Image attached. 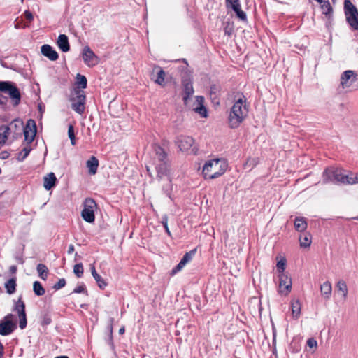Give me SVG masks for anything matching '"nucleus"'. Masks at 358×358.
<instances>
[{
	"mask_svg": "<svg viewBox=\"0 0 358 358\" xmlns=\"http://www.w3.org/2000/svg\"><path fill=\"white\" fill-rule=\"evenodd\" d=\"M249 106L247 99L243 94L236 97L229 115V124L231 128H237L246 118Z\"/></svg>",
	"mask_w": 358,
	"mask_h": 358,
	"instance_id": "obj_1",
	"label": "nucleus"
},
{
	"mask_svg": "<svg viewBox=\"0 0 358 358\" xmlns=\"http://www.w3.org/2000/svg\"><path fill=\"white\" fill-rule=\"evenodd\" d=\"M0 92L7 94L8 96L0 94V106L3 110L8 109V99L13 107L18 106L21 102V93L16 84L12 81H0Z\"/></svg>",
	"mask_w": 358,
	"mask_h": 358,
	"instance_id": "obj_2",
	"label": "nucleus"
},
{
	"mask_svg": "<svg viewBox=\"0 0 358 358\" xmlns=\"http://www.w3.org/2000/svg\"><path fill=\"white\" fill-rule=\"evenodd\" d=\"M171 171V162L170 159V143L166 140H162L158 146V175L160 173L165 176L169 182L166 192L171 187L170 173Z\"/></svg>",
	"mask_w": 358,
	"mask_h": 358,
	"instance_id": "obj_3",
	"label": "nucleus"
},
{
	"mask_svg": "<svg viewBox=\"0 0 358 358\" xmlns=\"http://www.w3.org/2000/svg\"><path fill=\"white\" fill-rule=\"evenodd\" d=\"M323 182L327 183L341 182L343 184L353 185L358 183V175L348 173L341 169H327L323 173Z\"/></svg>",
	"mask_w": 358,
	"mask_h": 358,
	"instance_id": "obj_4",
	"label": "nucleus"
},
{
	"mask_svg": "<svg viewBox=\"0 0 358 358\" xmlns=\"http://www.w3.org/2000/svg\"><path fill=\"white\" fill-rule=\"evenodd\" d=\"M227 166V162L224 159H210L204 163L202 173L205 179H214L223 175Z\"/></svg>",
	"mask_w": 358,
	"mask_h": 358,
	"instance_id": "obj_5",
	"label": "nucleus"
},
{
	"mask_svg": "<svg viewBox=\"0 0 358 358\" xmlns=\"http://www.w3.org/2000/svg\"><path fill=\"white\" fill-rule=\"evenodd\" d=\"M17 328V319L15 315L8 313L0 320V335L8 336Z\"/></svg>",
	"mask_w": 358,
	"mask_h": 358,
	"instance_id": "obj_6",
	"label": "nucleus"
},
{
	"mask_svg": "<svg viewBox=\"0 0 358 358\" xmlns=\"http://www.w3.org/2000/svg\"><path fill=\"white\" fill-rule=\"evenodd\" d=\"M98 208L95 200L92 198H86L83 201V209L81 211L82 218L88 223L95 221L94 210Z\"/></svg>",
	"mask_w": 358,
	"mask_h": 358,
	"instance_id": "obj_7",
	"label": "nucleus"
},
{
	"mask_svg": "<svg viewBox=\"0 0 358 358\" xmlns=\"http://www.w3.org/2000/svg\"><path fill=\"white\" fill-rule=\"evenodd\" d=\"M176 145L180 152L185 154L195 153L196 148L194 140L189 136H179L176 141Z\"/></svg>",
	"mask_w": 358,
	"mask_h": 358,
	"instance_id": "obj_8",
	"label": "nucleus"
},
{
	"mask_svg": "<svg viewBox=\"0 0 358 358\" xmlns=\"http://www.w3.org/2000/svg\"><path fill=\"white\" fill-rule=\"evenodd\" d=\"M345 14L347 22L354 30H358V10L349 0L344 2Z\"/></svg>",
	"mask_w": 358,
	"mask_h": 358,
	"instance_id": "obj_9",
	"label": "nucleus"
},
{
	"mask_svg": "<svg viewBox=\"0 0 358 358\" xmlns=\"http://www.w3.org/2000/svg\"><path fill=\"white\" fill-rule=\"evenodd\" d=\"M12 311L16 313L18 315L19 327L21 329H25L27 325V318L26 306L22 296H20L17 301H14V306L12 308Z\"/></svg>",
	"mask_w": 358,
	"mask_h": 358,
	"instance_id": "obj_10",
	"label": "nucleus"
},
{
	"mask_svg": "<svg viewBox=\"0 0 358 358\" xmlns=\"http://www.w3.org/2000/svg\"><path fill=\"white\" fill-rule=\"evenodd\" d=\"M203 102L204 99L203 96H196L189 99L188 102L185 103V104L201 117H207L208 111L203 105Z\"/></svg>",
	"mask_w": 358,
	"mask_h": 358,
	"instance_id": "obj_11",
	"label": "nucleus"
},
{
	"mask_svg": "<svg viewBox=\"0 0 358 358\" xmlns=\"http://www.w3.org/2000/svg\"><path fill=\"white\" fill-rule=\"evenodd\" d=\"M76 97H72L70 101L72 102L71 108L77 113L82 115L85 110L86 96L85 92L81 90H75Z\"/></svg>",
	"mask_w": 358,
	"mask_h": 358,
	"instance_id": "obj_12",
	"label": "nucleus"
},
{
	"mask_svg": "<svg viewBox=\"0 0 358 358\" xmlns=\"http://www.w3.org/2000/svg\"><path fill=\"white\" fill-rule=\"evenodd\" d=\"M279 285L278 292L280 295L287 296L292 292V280L289 274L278 275Z\"/></svg>",
	"mask_w": 358,
	"mask_h": 358,
	"instance_id": "obj_13",
	"label": "nucleus"
},
{
	"mask_svg": "<svg viewBox=\"0 0 358 358\" xmlns=\"http://www.w3.org/2000/svg\"><path fill=\"white\" fill-rule=\"evenodd\" d=\"M23 134L24 136V141L27 144H31L36 135L37 127L36 121L33 119H29L25 126L23 127Z\"/></svg>",
	"mask_w": 358,
	"mask_h": 358,
	"instance_id": "obj_14",
	"label": "nucleus"
},
{
	"mask_svg": "<svg viewBox=\"0 0 358 358\" xmlns=\"http://www.w3.org/2000/svg\"><path fill=\"white\" fill-rule=\"evenodd\" d=\"M82 57L85 64L89 67H93L97 65L100 62L99 57L88 45L83 48Z\"/></svg>",
	"mask_w": 358,
	"mask_h": 358,
	"instance_id": "obj_15",
	"label": "nucleus"
},
{
	"mask_svg": "<svg viewBox=\"0 0 358 358\" xmlns=\"http://www.w3.org/2000/svg\"><path fill=\"white\" fill-rule=\"evenodd\" d=\"M357 73L352 70L343 71L340 78V85L343 89L349 88L357 80Z\"/></svg>",
	"mask_w": 358,
	"mask_h": 358,
	"instance_id": "obj_16",
	"label": "nucleus"
},
{
	"mask_svg": "<svg viewBox=\"0 0 358 358\" xmlns=\"http://www.w3.org/2000/svg\"><path fill=\"white\" fill-rule=\"evenodd\" d=\"M195 250H192L185 253L178 264L172 269V274H176V273L182 271L184 267L192 259L195 255Z\"/></svg>",
	"mask_w": 358,
	"mask_h": 358,
	"instance_id": "obj_17",
	"label": "nucleus"
},
{
	"mask_svg": "<svg viewBox=\"0 0 358 358\" xmlns=\"http://www.w3.org/2000/svg\"><path fill=\"white\" fill-rule=\"evenodd\" d=\"M42 55L51 61H56L59 58L57 52L48 44H44L41 47Z\"/></svg>",
	"mask_w": 358,
	"mask_h": 358,
	"instance_id": "obj_18",
	"label": "nucleus"
},
{
	"mask_svg": "<svg viewBox=\"0 0 358 358\" xmlns=\"http://www.w3.org/2000/svg\"><path fill=\"white\" fill-rule=\"evenodd\" d=\"M227 6H230L241 20H246V14L241 9L239 0H226Z\"/></svg>",
	"mask_w": 358,
	"mask_h": 358,
	"instance_id": "obj_19",
	"label": "nucleus"
},
{
	"mask_svg": "<svg viewBox=\"0 0 358 358\" xmlns=\"http://www.w3.org/2000/svg\"><path fill=\"white\" fill-rule=\"evenodd\" d=\"M292 317L295 320L299 318L301 312V303L299 299L293 298L290 302Z\"/></svg>",
	"mask_w": 358,
	"mask_h": 358,
	"instance_id": "obj_20",
	"label": "nucleus"
},
{
	"mask_svg": "<svg viewBox=\"0 0 358 358\" xmlns=\"http://www.w3.org/2000/svg\"><path fill=\"white\" fill-rule=\"evenodd\" d=\"M182 85L184 91L183 101L184 103H187L188 99L192 97L194 93L192 83L189 80H185L182 81Z\"/></svg>",
	"mask_w": 358,
	"mask_h": 358,
	"instance_id": "obj_21",
	"label": "nucleus"
},
{
	"mask_svg": "<svg viewBox=\"0 0 358 358\" xmlns=\"http://www.w3.org/2000/svg\"><path fill=\"white\" fill-rule=\"evenodd\" d=\"M173 80L172 76L164 70H158V85L165 87Z\"/></svg>",
	"mask_w": 358,
	"mask_h": 358,
	"instance_id": "obj_22",
	"label": "nucleus"
},
{
	"mask_svg": "<svg viewBox=\"0 0 358 358\" xmlns=\"http://www.w3.org/2000/svg\"><path fill=\"white\" fill-rule=\"evenodd\" d=\"M57 181L55 173L51 172L44 177L43 187L46 190H50L55 187Z\"/></svg>",
	"mask_w": 358,
	"mask_h": 358,
	"instance_id": "obj_23",
	"label": "nucleus"
},
{
	"mask_svg": "<svg viewBox=\"0 0 358 358\" xmlns=\"http://www.w3.org/2000/svg\"><path fill=\"white\" fill-rule=\"evenodd\" d=\"M57 44L59 48L64 52H69L70 50V44L68 36L65 34H60L58 36Z\"/></svg>",
	"mask_w": 358,
	"mask_h": 358,
	"instance_id": "obj_24",
	"label": "nucleus"
},
{
	"mask_svg": "<svg viewBox=\"0 0 358 358\" xmlns=\"http://www.w3.org/2000/svg\"><path fill=\"white\" fill-rule=\"evenodd\" d=\"M10 127V131L13 129H15V136L14 138H17L22 136L21 131L23 129L24 124L23 122L20 119L17 118L12 121L8 126Z\"/></svg>",
	"mask_w": 358,
	"mask_h": 358,
	"instance_id": "obj_25",
	"label": "nucleus"
},
{
	"mask_svg": "<svg viewBox=\"0 0 358 358\" xmlns=\"http://www.w3.org/2000/svg\"><path fill=\"white\" fill-rule=\"evenodd\" d=\"M320 289L321 295L325 299H329L331 298L332 294V286L329 281H325L321 284Z\"/></svg>",
	"mask_w": 358,
	"mask_h": 358,
	"instance_id": "obj_26",
	"label": "nucleus"
},
{
	"mask_svg": "<svg viewBox=\"0 0 358 358\" xmlns=\"http://www.w3.org/2000/svg\"><path fill=\"white\" fill-rule=\"evenodd\" d=\"M90 270L94 280L96 281L97 285L101 289H104L106 286L108 285V283L106 282V280L101 277L99 274L96 271L95 266L94 265H91Z\"/></svg>",
	"mask_w": 358,
	"mask_h": 358,
	"instance_id": "obj_27",
	"label": "nucleus"
},
{
	"mask_svg": "<svg viewBox=\"0 0 358 358\" xmlns=\"http://www.w3.org/2000/svg\"><path fill=\"white\" fill-rule=\"evenodd\" d=\"M276 271L278 275H281V274H288L287 273L285 272L287 266V260L285 257L281 255H278L276 257Z\"/></svg>",
	"mask_w": 358,
	"mask_h": 358,
	"instance_id": "obj_28",
	"label": "nucleus"
},
{
	"mask_svg": "<svg viewBox=\"0 0 358 358\" xmlns=\"http://www.w3.org/2000/svg\"><path fill=\"white\" fill-rule=\"evenodd\" d=\"M336 287L338 294L343 299H345L348 293V289L346 282L343 280H338L336 285Z\"/></svg>",
	"mask_w": 358,
	"mask_h": 358,
	"instance_id": "obj_29",
	"label": "nucleus"
},
{
	"mask_svg": "<svg viewBox=\"0 0 358 358\" xmlns=\"http://www.w3.org/2000/svg\"><path fill=\"white\" fill-rule=\"evenodd\" d=\"M99 164L98 159L94 156H92L86 162L89 173L94 175L97 172Z\"/></svg>",
	"mask_w": 358,
	"mask_h": 358,
	"instance_id": "obj_30",
	"label": "nucleus"
},
{
	"mask_svg": "<svg viewBox=\"0 0 358 358\" xmlns=\"http://www.w3.org/2000/svg\"><path fill=\"white\" fill-rule=\"evenodd\" d=\"M299 240L301 248H308L312 243V236L309 233H306L300 235Z\"/></svg>",
	"mask_w": 358,
	"mask_h": 358,
	"instance_id": "obj_31",
	"label": "nucleus"
},
{
	"mask_svg": "<svg viewBox=\"0 0 358 358\" xmlns=\"http://www.w3.org/2000/svg\"><path fill=\"white\" fill-rule=\"evenodd\" d=\"M4 287L6 289V292L8 294H13L16 291V287H17V278L15 276L10 278L8 280H7L5 284Z\"/></svg>",
	"mask_w": 358,
	"mask_h": 358,
	"instance_id": "obj_32",
	"label": "nucleus"
},
{
	"mask_svg": "<svg viewBox=\"0 0 358 358\" xmlns=\"http://www.w3.org/2000/svg\"><path fill=\"white\" fill-rule=\"evenodd\" d=\"M294 227L296 231L303 232L307 229V222L303 217H296L294 220Z\"/></svg>",
	"mask_w": 358,
	"mask_h": 358,
	"instance_id": "obj_33",
	"label": "nucleus"
},
{
	"mask_svg": "<svg viewBox=\"0 0 358 358\" xmlns=\"http://www.w3.org/2000/svg\"><path fill=\"white\" fill-rule=\"evenodd\" d=\"M76 85H77V90H83L87 88V78L81 75L80 73H78L76 76Z\"/></svg>",
	"mask_w": 358,
	"mask_h": 358,
	"instance_id": "obj_34",
	"label": "nucleus"
},
{
	"mask_svg": "<svg viewBox=\"0 0 358 358\" xmlns=\"http://www.w3.org/2000/svg\"><path fill=\"white\" fill-rule=\"evenodd\" d=\"M36 270L38 274V276L43 280H45L48 278V268L43 264H38L36 267Z\"/></svg>",
	"mask_w": 358,
	"mask_h": 358,
	"instance_id": "obj_35",
	"label": "nucleus"
},
{
	"mask_svg": "<svg viewBox=\"0 0 358 358\" xmlns=\"http://www.w3.org/2000/svg\"><path fill=\"white\" fill-rule=\"evenodd\" d=\"M52 323L51 315L49 312L43 313L40 317V324L43 327H46Z\"/></svg>",
	"mask_w": 358,
	"mask_h": 358,
	"instance_id": "obj_36",
	"label": "nucleus"
},
{
	"mask_svg": "<svg viewBox=\"0 0 358 358\" xmlns=\"http://www.w3.org/2000/svg\"><path fill=\"white\" fill-rule=\"evenodd\" d=\"M33 291L36 296H43L45 290L43 287L42 284L39 281H35L33 283Z\"/></svg>",
	"mask_w": 358,
	"mask_h": 358,
	"instance_id": "obj_37",
	"label": "nucleus"
},
{
	"mask_svg": "<svg viewBox=\"0 0 358 358\" xmlns=\"http://www.w3.org/2000/svg\"><path fill=\"white\" fill-rule=\"evenodd\" d=\"M321 9L324 15H329L331 13L332 8L329 0H322L320 3Z\"/></svg>",
	"mask_w": 358,
	"mask_h": 358,
	"instance_id": "obj_38",
	"label": "nucleus"
},
{
	"mask_svg": "<svg viewBox=\"0 0 358 358\" xmlns=\"http://www.w3.org/2000/svg\"><path fill=\"white\" fill-rule=\"evenodd\" d=\"M31 148L29 146L24 147L21 152L18 153L17 160L20 162L23 161L31 152Z\"/></svg>",
	"mask_w": 358,
	"mask_h": 358,
	"instance_id": "obj_39",
	"label": "nucleus"
},
{
	"mask_svg": "<svg viewBox=\"0 0 358 358\" xmlns=\"http://www.w3.org/2000/svg\"><path fill=\"white\" fill-rule=\"evenodd\" d=\"M83 293L85 296H88L89 293L84 283H81L80 285L76 287L72 292V294H80Z\"/></svg>",
	"mask_w": 358,
	"mask_h": 358,
	"instance_id": "obj_40",
	"label": "nucleus"
},
{
	"mask_svg": "<svg viewBox=\"0 0 358 358\" xmlns=\"http://www.w3.org/2000/svg\"><path fill=\"white\" fill-rule=\"evenodd\" d=\"M84 269L82 263H78L73 266V273L78 278H81L83 275Z\"/></svg>",
	"mask_w": 358,
	"mask_h": 358,
	"instance_id": "obj_41",
	"label": "nucleus"
},
{
	"mask_svg": "<svg viewBox=\"0 0 358 358\" xmlns=\"http://www.w3.org/2000/svg\"><path fill=\"white\" fill-rule=\"evenodd\" d=\"M68 136L70 138L71 143L72 145H76V136L74 132V127L72 124H69L68 127Z\"/></svg>",
	"mask_w": 358,
	"mask_h": 358,
	"instance_id": "obj_42",
	"label": "nucleus"
},
{
	"mask_svg": "<svg viewBox=\"0 0 358 358\" xmlns=\"http://www.w3.org/2000/svg\"><path fill=\"white\" fill-rule=\"evenodd\" d=\"M66 281L64 278H60L57 283H55L52 288L55 290H59L65 287Z\"/></svg>",
	"mask_w": 358,
	"mask_h": 358,
	"instance_id": "obj_43",
	"label": "nucleus"
},
{
	"mask_svg": "<svg viewBox=\"0 0 358 358\" xmlns=\"http://www.w3.org/2000/svg\"><path fill=\"white\" fill-rule=\"evenodd\" d=\"M307 345L308 348L313 349L315 351L317 347V342L314 338H308L307 341Z\"/></svg>",
	"mask_w": 358,
	"mask_h": 358,
	"instance_id": "obj_44",
	"label": "nucleus"
},
{
	"mask_svg": "<svg viewBox=\"0 0 358 358\" xmlns=\"http://www.w3.org/2000/svg\"><path fill=\"white\" fill-rule=\"evenodd\" d=\"M24 15L25 19L29 22L34 20V15L29 10L24 11Z\"/></svg>",
	"mask_w": 358,
	"mask_h": 358,
	"instance_id": "obj_45",
	"label": "nucleus"
},
{
	"mask_svg": "<svg viewBox=\"0 0 358 358\" xmlns=\"http://www.w3.org/2000/svg\"><path fill=\"white\" fill-rule=\"evenodd\" d=\"M114 319L110 317L109 319L108 324L107 326V330L108 331V335H113V324Z\"/></svg>",
	"mask_w": 358,
	"mask_h": 358,
	"instance_id": "obj_46",
	"label": "nucleus"
},
{
	"mask_svg": "<svg viewBox=\"0 0 358 358\" xmlns=\"http://www.w3.org/2000/svg\"><path fill=\"white\" fill-rule=\"evenodd\" d=\"M233 31V27L230 24V23H228L227 25L224 27V32L227 35H230Z\"/></svg>",
	"mask_w": 358,
	"mask_h": 358,
	"instance_id": "obj_47",
	"label": "nucleus"
},
{
	"mask_svg": "<svg viewBox=\"0 0 358 358\" xmlns=\"http://www.w3.org/2000/svg\"><path fill=\"white\" fill-rule=\"evenodd\" d=\"M162 224H163V226L166 230V232L168 234L169 236H171V232L169 231V227H168V222H167V219L166 218H164L163 220L162 221Z\"/></svg>",
	"mask_w": 358,
	"mask_h": 358,
	"instance_id": "obj_48",
	"label": "nucleus"
},
{
	"mask_svg": "<svg viewBox=\"0 0 358 358\" xmlns=\"http://www.w3.org/2000/svg\"><path fill=\"white\" fill-rule=\"evenodd\" d=\"M10 153L8 151L3 150L0 153V159H6L9 157Z\"/></svg>",
	"mask_w": 358,
	"mask_h": 358,
	"instance_id": "obj_49",
	"label": "nucleus"
},
{
	"mask_svg": "<svg viewBox=\"0 0 358 358\" xmlns=\"http://www.w3.org/2000/svg\"><path fill=\"white\" fill-rule=\"evenodd\" d=\"M107 343H108V345H110L112 350L115 349V345L113 343V335H108V338L107 339Z\"/></svg>",
	"mask_w": 358,
	"mask_h": 358,
	"instance_id": "obj_50",
	"label": "nucleus"
},
{
	"mask_svg": "<svg viewBox=\"0 0 358 358\" xmlns=\"http://www.w3.org/2000/svg\"><path fill=\"white\" fill-rule=\"evenodd\" d=\"M17 266L13 265L10 267L9 271L11 274H15L17 272Z\"/></svg>",
	"mask_w": 358,
	"mask_h": 358,
	"instance_id": "obj_51",
	"label": "nucleus"
},
{
	"mask_svg": "<svg viewBox=\"0 0 358 358\" xmlns=\"http://www.w3.org/2000/svg\"><path fill=\"white\" fill-rule=\"evenodd\" d=\"M4 355V346L0 341V358H3Z\"/></svg>",
	"mask_w": 358,
	"mask_h": 358,
	"instance_id": "obj_52",
	"label": "nucleus"
},
{
	"mask_svg": "<svg viewBox=\"0 0 358 358\" xmlns=\"http://www.w3.org/2000/svg\"><path fill=\"white\" fill-rule=\"evenodd\" d=\"M15 259L16 261L19 263V264H23L24 261V259L22 257V256H16L15 257Z\"/></svg>",
	"mask_w": 358,
	"mask_h": 358,
	"instance_id": "obj_53",
	"label": "nucleus"
},
{
	"mask_svg": "<svg viewBox=\"0 0 358 358\" xmlns=\"http://www.w3.org/2000/svg\"><path fill=\"white\" fill-rule=\"evenodd\" d=\"M74 249H75L74 245L73 244H70L69 245V248H68V251H67L68 254L73 253L74 252Z\"/></svg>",
	"mask_w": 358,
	"mask_h": 358,
	"instance_id": "obj_54",
	"label": "nucleus"
},
{
	"mask_svg": "<svg viewBox=\"0 0 358 358\" xmlns=\"http://www.w3.org/2000/svg\"><path fill=\"white\" fill-rule=\"evenodd\" d=\"M154 68H155V66ZM154 70L155 69H153V71L151 74V79L154 81L155 83H157V76L154 74Z\"/></svg>",
	"mask_w": 358,
	"mask_h": 358,
	"instance_id": "obj_55",
	"label": "nucleus"
},
{
	"mask_svg": "<svg viewBox=\"0 0 358 358\" xmlns=\"http://www.w3.org/2000/svg\"><path fill=\"white\" fill-rule=\"evenodd\" d=\"M273 342L275 341L276 332L274 326L273 325Z\"/></svg>",
	"mask_w": 358,
	"mask_h": 358,
	"instance_id": "obj_56",
	"label": "nucleus"
},
{
	"mask_svg": "<svg viewBox=\"0 0 358 358\" xmlns=\"http://www.w3.org/2000/svg\"><path fill=\"white\" fill-rule=\"evenodd\" d=\"M125 331V329H124V327H121L120 329H119V334H124Z\"/></svg>",
	"mask_w": 358,
	"mask_h": 358,
	"instance_id": "obj_57",
	"label": "nucleus"
},
{
	"mask_svg": "<svg viewBox=\"0 0 358 358\" xmlns=\"http://www.w3.org/2000/svg\"><path fill=\"white\" fill-rule=\"evenodd\" d=\"M55 358H69V357L66 356V355H61V356H57Z\"/></svg>",
	"mask_w": 358,
	"mask_h": 358,
	"instance_id": "obj_58",
	"label": "nucleus"
},
{
	"mask_svg": "<svg viewBox=\"0 0 358 358\" xmlns=\"http://www.w3.org/2000/svg\"><path fill=\"white\" fill-rule=\"evenodd\" d=\"M75 257H76V258H80V259L81 258L80 256H79L77 252L75 254Z\"/></svg>",
	"mask_w": 358,
	"mask_h": 358,
	"instance_id": "obj_59",
	"label": "nucleus"
},
{
	"mask_svg": "<svg viewBox=\"0 0 358 358\" xmlns=\"http://www.w3.org/2000/svg\"><path fill=\"white\" fill-rule=\"evenodd\" d=\"M1 65H2L3 66H4V67H7V66L6 65V64H4V63H3V62H1Z\"/></svg>",
	"mask_w": 358,
	"mask_h": 358,
	"instance_id": "obj_60",
	"label": "nucleus"
},
{
	"mask_svg": "<svg viewBox=\"0 0 358 358\" xmlns=\"http://www.w3.org/2000/svg\"><path fill=\"white\" fill-rule=\"evenodd\" d=\"M315 1L320 3L322 0H315Z\"/></svg>",
	"mask_w": 358,
	"mask_h": 358,
	"instance_id": "obj_61",
	"label": "nucleus"
},
{
	"mask_svg": "<svg viewBox=\"0 0 358 358\" xmlns=\"http://www.w3.org/2000/svg\"><path fill=\"white\" fill-rule=\"evenodd\" d=\"M85 306V305H84V304L80 305L81 308H84Z\"/></svg>",
	"mask_w": 358,
	"mask_h": 358,
	"instance_id": "obj_62",
	"label": "nucleus"
},
{
	"mask_svg": "<svg viewBox=\"0 0 358 358\" xmlns=\"http://www.w3.org/2000/svg\"><path fill=\"white\" fill-rule=\"evenodd\" d=\"M146 168H147V171L149 172V171H150L149 167L147 166Z\"/></svg>",
	"mask_w": 358,
	"mask_h": 358,
	"instance_id": "obj_63",
	"label": "nucleus"
},
{
	"mask_svg": "<svg viewBox=\"0 0 358 358\" xmlns=\"http://www.w3.org/2000/svg\"><path fill=\"white\" fill-rule=\"evenodd\" d=\"M1 173V169L0 168V174Z\"/></svg>",
	"mask_w": 358,
	"mask_h": 358,
	"instance_id": "obj_64",
	"label": "nucleus"
}]
</instances>
